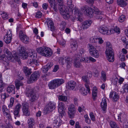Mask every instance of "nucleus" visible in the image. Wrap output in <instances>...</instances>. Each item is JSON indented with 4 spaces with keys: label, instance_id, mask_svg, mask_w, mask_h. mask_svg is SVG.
<instances>
[{
    "label": "nucleus",
    "instance_id": "c756f323",
    "mask_svg": "<svg viewBox=\"0 0 128 128\" xmlns=\"http://www.w3.org/2000/svg\"><path fill=\"white\" fill-rule=\"evenodd\" d=\"M62 124L61 120L59 118H57L54 120L53 122L54 126L56 127L60 126Z\"/></svg>",
    "mask_w": 128,
    "mask_h": 128
},
{
    "label": "nucleus",
    "instance_id": "a878e982",
    "mask_svg": "<svg viewBox=\"0 0 128 128\" xmlns=\"http://www.w3.org/2000/svg\"><path fill=\"white\" fill-rule=\"evenodd\" d=\"M39 90V87L38 86H36L32 88H26V91H27L28 93L30 92L36 94V93L38 92Z\"/></svg>",
    "mask_w": 128,
    "mask_h": 128
},
{
    "label": "nucleus",
    "instance_id": "de8ad7c7",
    "mask_svg": "<svg viewBox=\"0 0 128 128\" xmlns=\"http://www.w3.org/2000/svg\"><path fill=\"white\" fill-rule=\"evenodd\" d=\"M50 5L52 8L54 9V10L56 12L57 10V5L56 4V3L55 2H54V3H52V5H51V3H50Z\"/></svg>",
    "mask_w": 128,
    "mask_h": 128
},
{
    "label": "nucleus",
    "instance_id": "4be33fe9",
    "mask_svg": "<svg viewBox=\"0 0 128 128\" xmlns=\"http://www.w3.org/2000/svg\"><path fill=\"white\" fill-rule=\"evenodd\" d=\"M85 86L86 89H84V88H82L80 90L81 94L84 96L86 95L88 93H89L90 90L89 85H88L86 84Z\"/></svg>",
    "mask_w": 128,
    "mask_h": 128
},
{
    "label": "nucleus",
    "instance_id": "6e6d98bb",
    "mask_svg": "<svg viewBox=\"0 0 128 128\" xmlns=\"http://www.w3.org/2000/svg\"><path fill=\"white\" fill-rule=\"evenodd\" d=\"M14 98L12 97L10 99V104L8 105L9 108L13 106L14 102Z\"/></svg>",
    "mask_w": 128,
    "mask_h": 128
},
{
    "label": "nucleus",
    "instance_id": "393cba45",
    "mask_svg": "<svg viewBox=\"0 0 128 128\" xmlns=\"http://www.w3.org/2000/svg\"><path fill=\"white\" fill-rule=\"evenodd\" d=\"M110 97L112 98V100L115 102L118 100L119 96L118 94L116 92H110Z\"/></svg>",
    "mask_w": 128,
    "mask_h": 128
},
{
    "label": "nucleus",
    "instance_id": "4d7b16f0",
    "mask_svg": "<svg viewBox=\"0 0 128 128\" xmlns=\"http://www.w3.org/2000/svg\"><path fill=\"white\" fill-rule=\"evenodd\" d=\"M74 12L75 14V16H80V15H81V14L78 8H75L74 10Z\"/></svg>",
    "mask_w": 128,
    "mask_h": 128
},
{
    "label": "nucleus",
    "instance_id": "3c124183",
    "mask_svg": "<svg viewBox=\"0 0 128 128\" xmlns=\"http://www.w3.org/2000/svg\"><path fill=\"white\" fill-rule=\"evenodd\" d=\"M126 19V17L124 15L121 16L118 18V20L120 22H123Z\"/></svg>",
    "mask_w": 128,
    "mask_h": 128
},
{
    "label": "nucleus",
    "instance_id": "4468645a",
    "mask_svg": "<svg viewBox=\"0 0 128 128\" xmlns=\"http://www.w3.org/2000/svg\"><path fill=\"white\" fill-rule=\"evenodd\" d=\"M26 91V95L27 97L29 98L30 101L31 102H36L39 96L36 94L30 92L28 93Z\"/></svg>",
    "mask_w": 128,
    "mask_h": 128
},
{
    "label": "nucleus",
    "instance_id": "9d476101",
    "mask_svg": "<svg viewBox=\"0 0 128 128\" xmlns=\"http://www.w3.org/2000/svg\"><path fill=\"white\" fill-rule=\"evenodd\" d=\"M98 31L100 33L102 34L109 35L113 32V30L111 29L109 30L106 26H101L99 28Z\"/></svg>",
    "mask_w": 128,
    "mask_h": 128
},
{
    "label": "nucleus",
    "instance_id": "338daca9",
    "mask_svg": "<svg viewBox=\"0 0 128 128\" xmlns=\"http://www.w3.org/2000/svg\"><path fill=\"white\" fill-rule=\"evenodd\" d=\"M53 65V64L52 62H50L48 63L46 66L49 69Z\"/></svg>",
    "mask_w": 128,
    "mask_h": 128
},
{
    "label": "nucleus",
    "instance_id": "e2e57ef3",
    "mask_svg": "<svg viewBox=\"0 0 128 128\" xmlns=\"http://www.w3.org/2000/svg\"><path fill=\"white\" fill-rule=\"evenodd\" d=\"M8 96L9 95L8 94L4 93L1 96V98H2L5 100L6 98L8 97Z\"/></svg>",
    "mask_w": 128,
    "mask_h": 128
},
{
    "label": "nucleus",
    "instance_id": "09e8293b",
    "mask_svg": "<svg viewBox=\"0 0 128 128\" xmlns=\"http://www.w3.org/2000/svg\"><path fill=\"white\" fill-rule=\"evenodd\" d=\"M80 62H88V58H83L82 57L80 59Z\"/></svg>",
    "mask_w": 128,
    "mask_h": 128
},
{
    "label": "nucleus",
    "instance_id": "f3484780",
    "mask_svg": "<svg viewBox=\"0 0 128 128\" xmlns=\"http://www.w3.org/2000/svg\"><path fill=\"white\" fill-rule=\"evenodd\" d=\"M40 76L39 72L38 71H35L31 75L29 81L30 83H32L37 80Z\"/></svg>",
    "mask_w": 128,
    "mask_h": 128
},
{
    "label": "nucleus",
    "instance_id": "13d9d810",
    "mask_svg": "<svg viewBox=\"0 0 128 128\" xmlns=\"http://www.w3.org/2000/svg\"><path fill=\"white\" fill-rule=\"evenodd\" d=\"M42 15V14L40 11L37 12L36 15V18H41Z\"/></svg>",
    "mask_w": 128,
    "mask_h": 128
},
{
    "label": "nucleus",
    "instance_id": "c03bdc74",
    "mask_svg": "<svg viewBox=\"0 0 128 128\" xmlns=\"http://www.w3.org/2000/svg\"><path fill=\"white\" fill-rule=\"evenodd\" d=\"M66 57H60L59 58V62L61 64L64 65L65 62Z\"/></svg>",
    "mask_w": 128,
    "mask_h": 128
},
{
    "label": "nucleus",
    "instance_id": "aec40b11",
    "mask_svg": "<svg viewBox=\"0 0 128 128\" xmlns=\"http://www.w3.org/2000/svg\"><path fill=\"white\" fill-rule=\"evenodd\" d=\"M117 116L118 120L121 122H124L126 120V115L123 112H120Z\"/></svg>",
    "mask_w": 128,
    "mask_h": 128
},
{
    "label": "nucleus",
    "instance_id": "f257e3e1",
    "mask_svg": "<svg viewBox=\"0 0 128 128\" xmlns=\"http://www.w3.org/2000/svg\"><path fill=\"white\" fill-rule=\"evenodd\" d=\"M82 10L85 14L92 17L94 14H95L96 18L101 20L104 16L103 12L100 11L95 6L93 8H89L88 6H85L82 8Z\"/></svg>",
    "mask_w": 128,
    "mask_h": 128
},
{
    "label": "nucleus",
    "instance_id": "72a5a7b5",
    "mask_svg": "<svg viewBox=\"0 0 128 128\" xmlns=\"http://www.w3.org/2000/svg\"><path fill=\"white\" fill-rule=\"evenodd\" d=\"M15 87L13 85H11L9 86L7 88V91L8 92L10 93L12 92L13 94H15Z\"/></svg>",
    "mask_w": 128,
    "mask_h": 128
},
{
    "label": "nucleus",
    "instance_id": "49530a36",
    "mask_svg": "<svg viewBox=\"0 0 128 128\" xmlns=\"http://www.w3.org/2000/svg\"><path fill=\"white\" fill-rule=\"evenodd\" d=\"M106 74L104 71H102L101 72V79L103 80L104 81V82L106 81Z\"/></svg>",
    "mask_w": 128,
    "mask_h": 128
},
{
    "label": "nucleus",
    "instance_id": "603ef678",
    "mask_svg": "<svg viewBox=\"0 0 128 128\" xmlns=\"http://www.w3.org/2000/svg\"><path fill=\"white\" fill-rule=\"evenodd\" d=\"M97 38L95 37H92L90 39V42L95 43L97 42Z\"/></svg>",
    "mask_w": 128,
    "mask_h": 128
},
{
    "label": "nucleus",
    "instance_id": "2f4dec72",
    "mask_svg": "<svg viewBox=\"0 0 128 128\" xmlns=\"http://www.w3.org/2000/svg\"><path fill=\"white\" fill-rule=\"evenodd\" d=\"M79 52H80L77 54H76L75 55V57L76 58L75 59H77L79 60V59H80L82 56V55L83 54V53L84 52V49L82 48L80 49L79 50Z\"/></svg>",
    "mask_w": 128,
    "mask_h": 128
},
{
    "label": "nucleus",
    "instance_id": "bf43d9fd",
    "mask_svg": "<svg viewBox=\"0 0 128 128\" xmlns=\"http://www.w3.org/2000/svg\"><path fill=\"white\" fill-rule=\"evenodd\" d=\"M5 36H8L9 37L12 38V31L9 29L8 30Z\"/></svg>",
    "mask_w": 128,
    "mask_h": 128
},
{
    "label": "nucleus",
    "instance_id": "bb28decb",
    "mask_svg": "<svg viewBox=\"0 0 128 128\" xmlns=\"http://www.w3.org/2000/svg\"><path fill=\"white\" fill-rule=\"evenodd\" d=\"M72 59L69 57H66L65 64H66L67 68L69 69L72 66Z\"/></svg>",
    "mask_w": 128,
    "mask_h": 128
},
{
    "label": "nucleus",
    "instance_id": "ddd939ff",
    "mask_svg": "<svg viewBox=\"0 0 128 128\" xmlns=\"http://www.w3.org/2000/svg\"><path fill=\"white\" fill-rule=\"evenodd\" d=\"M22 106L24 114L26 116H29L30 113L28 110L29 106L28 103L26 102H23L22 104Z\"/></svg>",
    "mask_w": 128,
    "mask_h": 128
},
{
    "label": "nucleus",
    "instance_id": "dca6fc26",
    "mask_svg": "<svg viewBox=\"0 0 128 128\" xmlns=\"http://www.w3.org/2000/svg\"><path fill=\"white\" fill-rule=\"evenodd\" d=\"M21 107V105L20 104H18L15 106L14 112V117L15 119H16V117H19L20 116V112Z\"/></svg>",
    "mask_w": 128,
    "mask_h": 128
},
{
    "label": "nucleus",
    "instance_id": "79ce46f5",
    "mask_svg": "<svg viewBox=\"0 0 128 128\" xmlns=\"http://www.w3.org/2000/svg\"><path fill=\"white\" fill-rule=\"evenodd\" d=\"M79 60L77 59H75L74 62V66L77 68H79L80 66V62H79Z\"/></svg>",
    "mask_w": 128,
    "mask_h": 128
},
{
    "label": "nucleus",
    "instance_id": "69168bd1",
    "mask_svg": "<svg viewBox=\"0 0 128 128\" xmlns=\"http://www.w3.org/2000/svg\"><path fill=\"white\" fill-rule=\"evenodd\" d=\"M119 58L121 61H124L125 60V56L122 54H121Z\"/></svg>",
    "mask_w": 128,
    "mask_h": 128
},
{
    "label": "nucleus",
    "instance_id": "0e129e2a",
    "mask_svg": "<svg viewBox=\"0 0 128 128\" xmlns=\"http://www.w3.org/2000/svg\"><path fill=\"white\" fill-rule=\"evenodd\" d=\"M114 30L115 32L119 34L120 32V29L117 26H115L114 29Z\"/></svg>",
    "mask_w": 128,
    "mask_h": 128
},
{
    "label": "nucleus",
    "instance_id": "473e14b6",
    "mask_svg": "<svg viewBox=\"0 0 128 128\" xmlns=\"http://www.w3.org/2000/svg\"><path fill=\"white\" fill-rule=\"evenodd\" d=\"M23 70L26 76H28L32 72L31 69H29L26 66L23 67Z\"/></svg>",
    "mask_w": 128,
    "mask_h": 128
},
{
    "label": "nucleus",
    "instance_id": "20e7f679",
    "mask_svg": "<svg viewBox=\"0 0 128 128\" xmlns=\"http://www.w3.org/2000/svg\"><path fill=\"white\" fill-rule=\"evenodd\" d=\"M64 82L62 79H55L49 82L48 86L50 89L53 90L62 84Z\"/></svg>",
    "mask_w": 128,
    "mask_h": 128
},
{
    "label": "nucleus",
    "instance_id": "423d86ee",
    "mask_svg": "<svg viewBox=\"0 0 128 128\" xmlns=\"http://www.w3.org/2000/svg\"><path fill=\"white\" fill-rule=\"evenodd\" d=\"M56 108V103L53 101H50L47 104L43 110L44 114H46L54 109Z\"/></svg>",
    "mask_w": 128,
    "mask_h": 128
},
{
    "label": "nucleus",
    "instance_id": "c85d7f7f",
    "mask_svg": "<svg viewBox=\"0 0 128 128\" xmlns=\"http://www.w3.org/2000/svg\"><path fill=\"white\" fill-rule=\"evenodd\" d=\"M28 128H33L34 124V120L32 118H29L28 120Z\"/></svg>",
    "mask_w": 128,
    "mask_h": 128
},
{
    "label": "nucleus",
    "instance_id": "cd10ccee",
    "mask_svg": "<svg viewBox=\"0 0 128 128\" xmlns=\"http://www.w3.org/2000/svg\"><path fill=\"white\" fill-rule=\"evenodd\" d=\"M27 64L28 66H31L32 64H35L36 66L38 65V63L36 60L32 58L28 59Z\"/></svg>",
    "mask_w": 128,
    "mask_h": 128
},
{
    "label": "nucleus",
    "instance_id": "412c9836",
    "mask_svg": "<svg viewBox=\"0 0 128 128\" xmlns=\"http://www.w3.org/2000/svg\"><path fill=\"white\" fill-rule=\"evenodd\" d=\"M101 108L103 111V113H105L106 111L107 108V102L106 99L105 98H103L102 99L100 103Z\"/></svg>",
    "mask_w": 128,
    "mask_h": 128
},
{
    "label": "nucleus",
    "instance_id": "37998d69",
    "mask_svg": "<svg viewBox=\"0 0 128 128\" xmlns=\"http://www.w3.org/2000/svg\"><path fill=\"white\" fill-rule=\"evenodd\" d=\"M33 50L31 51V52H29L28 54V56L31 58H32L35 59L36 58V54H34Z\"/></svg>",
    "mask_w": 128,
    "mask_h": 128
},
{
    "label": "nucleus",
    "instance_id": "9b49d317",
    "mask_svg": "<svg viewBox=\"0 0 128 128\" xmlns=\"http://www.w3.org/2000/svg\"><path fill=\"white\" fill-rule=\"evenodd\" d=\"M19 36L21 41L24 43L27 44L29 42V38L22 30H20V31Z\"/></svg>",
    "mask_w": 128,
    "mask_h": 128
},
{
    "label": "nucleus",
    "instance_id": "f704fd0d",
    "mask_svg": "<svg viewBox=\"0 0 128 128\" xmlns=\"http://www.w3.org/2000/svg\"><path fill=\"white\" fill-rule=\"evenodd\" d=\"M15 84L16 88L18 90L20 89V86H22L23 85V83L21 81L16 80L15 81Z\"/></svg>",
    "mask_w": 128,
    "mask_h": 128
},
{
    "label": "nucleus",
    "instance_id": "b1692460",
    "mask_svg": "<svg viewBox=\"0 0 128 128\" xmlns=\"http://www.w3.org/2000/svg\"><path fill=\"white\" fill-rule=\"evenodd\" d=\"M76 86V82L73 80L68 82L66 84L67 88L70 90H73Z\"/></svg>",
    "mask_w": 128,
    "mask_h": 128
},
{
    "label": "nucleus",
    "instance_id": "864d4df0",
    "mask_svg": "<svg viewBox=\"0 0 128 128\" xmlns=\"http://www.w3.org/2000/svg\"><path fill=\"white\" fill-rule=\"evenodd\" d=\"M110 125L111 128H114L118 125L115 122L113 121L110 122Z\"/></svg>",
    "mask_w": 128,
    "mask_h": 128
},
{
    "label": "nucleus",
    "instance_id": "a19ab883",
    "mask_svg": "<svg viewBox=\"0 0 128 128\" xmlns=\"http://www.w3.org/2000/svg\"><path fill=\"white\" fill-rule=\"evenodd\" d=\"M82 78L83 80L86 82L84 84L85 86L86 84L88 85H89L90 82L87 79V76H83L82 77Z\"/></svg>",
    "mask_w": 128,
    "mask_h": 128
},
{
    "label": "nucleus",
    "instance_id": "39448f33",
    "mask_svg": "<svg viewBox=\"0 0 128 128\" xmlns=\"http://www.w3.org/2000/svg\"><path fill=\"white\" fill-rule=\"evenodd\" d=\"M4 55L8 60H11V62L14 61V59H16L18 58L17 55L14 54V56H12L11 52L6 48H5L4 50Z\"/></svg>",
    "mask_w": 128,
    "mask_h": 128
},
{
    "label": "nucleus",
    "instance_id": "680f3d73",
    "mask_svg": "<svg viewBox=\"0 0 128 128\" xmlns=\"http://www.w3.org/2000/svg\"><path fill=\"white\" fill-rule=\"evenodd\" d=\"M73 101L74 102V104L76 106H78V99L77 98L74 97V98Z\"/></svg>",
    "mask_w": 128,
    "mask_h": 128
},
{
    "label": "nucleus",
    "instance_id": "58836bf2",
    "mask_svg": "<svg viewBox=\"0 0 128 128\" xmlns=\"http://www.w3.org/2000/svg\"><path fill=\"white\" fill-rule=\"evenodd\" d=\"M12 38L5 36L4 38V40L5 42L7 44L10 43L11 41Z\"/></svg>",
    "mask_w": 128,
    "mask_h": 128
},
{
    "label": "nucleus",
    "instance_id": "774afa93",
    "mask_svg": "<svg viewBox=\"0 0 128 128\" xmlns=\"http://www.w3.org/2000/svg\"><path fill=\"white\" fill-rule=\"evenodd\" d=\"M122 41L124 43V44L126 43L127 41L126 40V39L125 37H122L121 38Z\"/></svg>",
    "mask_w": 128,
    "mask_h": 128
},
{
    "label": "nucleus",
    "instance_id": "7c9ffc66",
    "mask_svg": "<svg viewBox=\"0 0 128 128\" xmlns=\"http://www.w3.org/2000/svg\"><path fill=\"white\" fill-rule=\"evenodd\" d=\"M71 47L72 49L74 50H75L77 48V42L75 40H72L70 43Z\"/></svg>",
    "mask_w": 128,
    "mask_h": 128
},
{
    "label": "nucleus",
    "instance_id": "5fc2aeb1",
    "mask_svg": "<svg viewBox=\"0 0 128 128\" xmlns=\"http://www.w3.org/2000/svg\"><path fill=\"white\" fill-rule=\"evenodd\" d=\"M118 80L116 77L113 78L112 80V84L114 85H116L118 81Z\"/></svg>",
    "mask_w": 128,
    "mask_h": 128
},
{
    "label": "nucleus",
    "instance_id": "a211bd4d",
    "mask_svg": "<svg viewBox=\"0 0 128 128\" xmlns=\"http://www.w3.org/2000/svg\"><path fill=\"white\" fill-rule=\"evenodd\" d=\"M92 22L91 20H86L82 22L81 24V30H84L87 29L91 25Z\"/></svg>",
    "mask_w": 128,
    "mask_h": 128
},
{
    "label": "nucleus",
    "instance_id": "6ab92c4d",
    "mask_svg": "<svg viewBox=\"0 0 128 128\" xmlns=\"http://www.w3.org/2000/svg\"><path fill=\"white\" fill-rule=\"evenodd\" d=\"M2 111L4 115L8 118V119L11 118V116L10 114L9 110L4 105L2 106Z\"/></svg>",
    "mask_w": 128,
    "mask_h": 128
},
{
    "label": "nucleus",
    "instance_id": "5701e85b",
    "mask_svg": "<svg viewBox=\"0 0 128 128\" xmlns=\"http://www.w3.org/2000/svg\"><path fill=\"white\" fill-rule=\"evenodd\" d=\"M46 22L47 23L48 27L49 28L50 26V30L52 31H54L55 30V27L52 21L50 18H48Z\"/></svg>",
    "mask_w": 128,
    "mask_h": 128
},
{
    "label": "nucleus",
    "instance_id": "f03ea898",
    "mask_svg": "<svg viewBox=\"0 0 128 128\" xmlns=\"http://www.w3.org/2000/svg\"><path fill=\"white\" fill-rule=\"evenodd\" d=\"M106 54L107 59L109 62H112L114 60V54L112 44L109 42H106Z\"/></svg>",
    "mask_w": 128,
    "mask_h": 128
},
{
    "label": "nucleus",
    "instance_id": "8fccbe9b",
    "mask_svg": "<svg viewBox=\"0 0 128 128\" xmlns=\"http://www.w3.org/2000/svg\"><path fill=\"white\" fill-rule=\"evenodd\" d=\"M123 90L125 93L128 92V84H126L124 85L123 87Z\"/></svg>",
    "mask_w": 128,
    "mask_h": 128
},
{
    "label": "nucleus",
    "instance_id": "6e6552de",
    "mask_svg": "<svg viewBox=\"0 0 128 128\" xmlns=\"http://www.w3.org/2000/svg\"><path fill=\"white\" fill-rule=\"evenodd\" d=\"M88 45V50L90 55L95 58H98L99 55L98 51L93 45L91 44H89Z\"/></svg>",
    "mask_w": 128,
    "mask_h": 128
},
{
    "label": "nucleus",
    "instance_id": "4c0bfd02",
    "mask_svg": "<svg viewBox=\"0 0 128 128\" xmlns=\"http://www.w3.org/2000/svg\"><path fill=\"white\" fill-rule=\"evenodd\" d=\"M67 6L71 9V10H73L74 8V5L72 4V0H67Z\"/></svg>",
    "mask_w": 128,
    "mask_h": 128
},
{
    "label": "nucleus",
    "instance_id": "2eb2a0df",
    "mask_svg": "<svg viewBox=\"0 0 128 128\" xmlns=\"http://www.w3.org/2000/svg\"><path fill=\"white\" fill-rule=\"evenodd\" d=\"M65 106V105L63 102H59L58 106V112L60 114L62 117L64 116L65 114L64 111Z\"/></svg>",
    "mask_w": 128,
    "mask_h": 128
},
{
    "label": "nucleus",
    "instance_id": "e433bc0d",
    "mask_svg": "<svg viewBox=\"0 0 128 128\" xmlns=\"http://www.w3.org/2000/svg\"><path fill=\"white\" fill-rule=\"evenodd\" d=\"M58 99L60 101L64 102H66L67 101V98L66 96L63 95L58 96Z\"/></svg>",
    "mask_w": 128,
    "mask_h": 128
},
{
    "label": "nucleus",
    "instance_id": "a18cd8bd",
    "mask_svg": "<svg viewBox=\"0 0 128 128\" xmlns=\"http://www.w3.org/2000/svg\"><path fill=\"white\" fill-rule=\"evenodd\" d=\"M1 14L4 20H6L8 18V16L6 12H2Z\"/></svg>",
    "mask_w": 128,
    "mask_h": 128
},
{
    "label": "nucleus",
    "instance_id": "ea45409f",
    "mask_svg": "<svg viewBox=\"0 0 128 128\" xmlns=\"http://www.w3.org/2000/svg\"><path fill=\"white\" fill-rule=\"evenodd\" d=\"M97 89H93L92 91V96L93 100H94L97 96Z\"/></svg>",
    "mask_w": 128,
    "mask_h": 128
},
{
    "label": "nucleus",
    "instance_id": "052dcab7",
    "mask_svg": "<svg viewBox=\"0 0 128 128\" xmlns=\"http://www.w3.org/2000/svg\"><path fill=\"white\" fill-rule=\"evenodd\" d=\"M89 115L91 120L93 121H94L95 120V118L93 113L92 112H90Z\"/></svg>",
    "mask_w": 128,
    "mask_h": 128
},
{
    "label": "nucleus",
    "instance_id": "f8f14e48",
    "mask_svg": "<svg viewBox=\"0 0 128 128\" xmlns=\"http://www.w3.org/2000/svg\"><path fill=\"white\" fill-rule=\"evenodd\" d=\"M68 113L69 117L71 118H73L76 112V110L74 105L73 104H70L68 108Z\"/></svg>",
    "mask_w": 128,
    "mask_h": 128
},
{
    "label": "nucleus",
    "instance_id": "1a4fd4ad",
    "mask_svg": "<svg viewBox=\"0 0 128 128\" xmlns=\"http://www.w3.org/2000/svg\"><path fill=\"white\" fill-rule=\"evenodd\" d=\"M60 8L61 14L64 19H68L70 18V12L68 8H66L64 6H62Z\"/></svg>",
    "mask_w": 128,
    "mask_h": 128
},
{
    "label": "nucleus",
    "instance_id": "c9c22d12",
    "mask_svg": "<svg viewBox=\"0 0 128 128\" xmlns=\"http://www.w3.org/2000/svg\"><path fill=\"white\" fill-rule=\"evenodd\" d=\"M117 4L120 6L124 7L126 5V2L124 0H117Z\"/></svg>",
    "mask_w": 128,
    "mask_h": 128
},
{
    "label": "nucleus",
    "instance_id": "0eeeda50",
    "mask_svg": "<svg viewBox=\"0 0 128 128\" xmlns=\"http://www.w3.org/2000/svg\"><path fill=\"white\" fill-rule=\"evenodd\" d=\"M15 54L18 55V58L14 60H18L20 58H21L23 60L26 59L28 56V54L25 52L24 48V47H21L20 49L19 50L18 54Z\"/></svg>",
    "mask_w": 128,
    "mask_h": 128
},
{
    "label": "nucleus",
    "instance_id": "7ed1b4c3",
    "mask_svg": "<svg viewBox=\"0 0 128 128\" xmlns=\"http://www.w3.org/2000/svg\"><path fill=\"white\" fill-rule=\"evenodd\" d=\"M37 52L42 56L46 57H50L52 54V50L46 47L42 46L36 49Z\"/></svg>",
    "mask_w": 128,
    "mask_h": 128
}]
</instances>
